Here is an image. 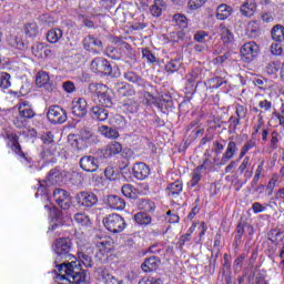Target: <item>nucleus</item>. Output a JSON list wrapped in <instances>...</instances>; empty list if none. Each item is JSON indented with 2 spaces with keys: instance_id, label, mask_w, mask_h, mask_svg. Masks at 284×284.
<instances>
[{
  "instance_id": "obj_55",
  "label": "nucleus",
  "mask_w": 284,
  "mask_h": 284,
  "mask_svg": "<svg viewBox=\"0 0 284 284\" xmlns=\"http://www.w3.org/2000/svg\"><path fill=\"white\" fill-rule=\"evenodd\" d=\"M132 190V184H124L122 186V194L126 196V199H134V192Z\"/></svg>"
},
{
  "instance_id": "obj_57",
  "label": "nucleus",
  "mask_w": 284,
  "mask_h": 284,
  "mask_svg": "<svg viewBox=\"0 0 284 284\" xmlns=\"http://www.w3.org/2000/svg\"><path fill=\"white\" fill-rule=\"evenodd\" d=\"M271 53L275 57H281V54H283V47L280 43H272Z\"/></svg>"
},
{
  "instance_id": "obj_52",
  "label": "nucleus",
  "mask_w": 284,
  "mask_h": 284,
  "mask_svg": "<svg viewBox=\"0 0 284 284\" xmlns=\"http://www.w3.org/2000/svg\"><path fill=\"white\" fill-rule=\"evenodd\" d=\"M13 125L19 129L26 128V125H28V120L19 114L13 119Z\"/></svg>"
},
{
  "instance_id": "obj_41",
  "label": "nucleus",
  "mask_w": 284,
  "mask_h": 284,
  "mask_svg": "<svg viewBox=\"0 0 284 284\" xmlns=\"http://www.w3.org/2000/svg\"><path fill=\"white\" fill-rule=\"evenodd\" d=\"M144 99L146 101V105H155L156 108H161L163 105V100H159L152 95L150 92H144Z\"/></svg>"
},
{
  "instance_id": "obj_59",
  "label": "nucleus",
  "mask_w": 284,
  "mask_h": 284,
  "mask_svg": "<svg viewBox=\"0 0 284 284\" xmlns=\"http://www.w3.org/2000/svg\"><path fill=\"white\" fill-rule=\"evenodd\" d=\"M41 139L44 145H50L51 143H54V135L52 134V132L44 133Z\"/></svg>"
},
{
  "instance_id": "obj_5",
  "label": "nucleus",
  "mask_w": 284,
  "mask_h": 284,
  "mask_svg": "<svg viewBox=\"0 0 284 284\" xmlns=\"http://www.w3.org/2000/svg\"><path fill=\"white\" fill-rule=\"evenodd\" d=\"M82 43L87 52H91L92 54H101L103 52V41L93 34L84 37Z\"/></svg>"
},
{
  "instance_id": "obj_58",
  "label": "nucleus",
  "mask_w": 284,
  "mask_h": 284,
  "mask_svg": "<svg viewBox=\"0 0 284 284\" xmlns=\"http://www.w3.org/2000/svg\"><path fill=\"white\" fill-rule=\"evenodd\" d=\"M235 114L239 119H245V116H247V108H245L241 104H237Z\"/></svg>"
},
{
  "instance_id": "obj_4",
  "label": "nucleus",
  "mask_w": 284,
  "mask_h": 284,
  "mask_svg": "<svg viewBox=\"0 0 284 284\" xmlns=\"http://www.w3.org/2000/svg\"><path fill=\"white\" fill-rule=\"evenodd\" d=\"M103 225L105 230L112 232V234H119L120 232H123V230H125L126 227L125 220L116 213L106 215L103 219Z\"/></svg>"
},
{
  "instance_id": "obj_37",
  "label": "nucleus",
  "mask_w": 284,
  "mask_h": 284,
  "mask_svg": "<svg viewBox=\"0 0 284 284\" xmlns=\"http://www.w3.org/2000/svg\"><path fill=\"white\" fill-rule=\"evenodd\" d=\"M134 221L138 225H150L152 223V216L145 212H140L134 215Z\"/></svg>"
},
{
  "instance_id": "obj_48",
  "label": "nucleus",
  "mask_w": 284,
  "mask_h": 284,
  "mask_svg": "<svg viewBox=\"0 0 284 284\" xmlns=\"http://www.w3.org/2000/svg\"><path fill=\"white\" fill-rule=\"evenodd\" d=\"M179 68H181V62L179 60H171L166 65V72H178Z\"/></svg>"
},
{
  "instance_id": "obj_34",
  "label": "nucleus",
  "mask_w": 284,
  "mask_h": 284,
  "mask_svg": "<svg viewBox=\"0 0 284 284\" xmlns=\"http://www.w3.org/2000/svg\"><path fill=\"white\" fill-rule=\"evenodd\" d=\"M24 34L29 37V39H34V37L39 34V26H37L36 22L24 24Z\"/></svg>"
},
{
  "instance_id": "obj_17",
  "label": "nucleus",
  "mask_w": 284,
  "mask_h": 284,
  "mask_svg": "<svg viewBox=\"0 0 284 284\" xmlns=\"http://www.w3.org/2000/svg\"><path fill=\"white\" fill-rule=\"evenodd\" d=\"M11 150L22 159L23 163H31L32 159L29 158L22 150H21V144H19V138L17 135H11Z\"/></svg>"
},
{
  "instance_id": "obj_16",
  "label": "nucleus",
  "mask_w": 284,
  "mask_h": 284,
  "mask_svg": "<svg viewBox=\"0 0 284 284\" xmlns=\"http://www.w3.org/2000/svg\"><path fill=\"white\" fill-rule=\"evenodd\" d=\"M18 112L19 115L23 119H34L37 116V113L34 112V108H32V104L30 101H22L18 104Z\"/></svg>"
},
{
  "instance_id": "obj_7",
  "label": "nucleus",
  "mask_w": 284,
  "mask_h": 284,
  "mask_svg": "<svg viewBox=\"0 0 284 284\" xmlns=\"http://www.w3.org/2000/svg\"><path fill=\"white\" fill-rule=\"evenodd\" d=\"M236 154H239V145L234 142L233 138H230L225 152L222 154L220 162L214 159V163H216V165H227V163H230V161H232Z\"/></svg>"
},
{
  "instance_id": "obj_9",
  "label": "nucleus",
  "mask_w": 284,
  "mask_h": 284,
  "mask_svg": "<svg viewBox=\"0 0 284 284\" xmlns=\"http://www.w3.org/2000/svg\"><path fill=\"white\" fill-rule=\"evenodd\" d=\"M91 69L95 74H104L106 77H110L112 74V64L104 58H95L91 62Z\"/></svg>"
},
{
  "instance_id": "obj_45",
  "label": "nucleus",
  "mask_w": 284,
  "mask_h": 284,
  "mask_svg": "<svg viewBox=\"0 0 284 284\" xmlns=\"http://www.w3.org/2000/svg\"><path fill=\"white\" fill-rule=\"evenodd\" d=\"M207 3V0H189L187 2V9L189 10H199L200 8H203Z\"/></svg>"
},
{
  "instance_id": "obj_21",
  "label": "nucleus",
  "mask_w": 284,
  "mask_h": 284,
  "mask_svg": "<svg viewBox=\"0 0 284 284\" xmlns=\"http://www.w3.org/2000/svg\"><path fill=\"white\" fill-rule=\"evenodd\" d=\"M241 12L244 17H254V12H256V0H246L241 6Z\"/></svg>"
},
{
  "instance_id": "obj_27",
  "label": "nucleus",
  "mask_w": 284,
  "mask_h": 284,
  "mask_svg": "<svg viewBox=\"0 0 284 284\" xmlns=\"http://www.w3.org/2000/svg\"><path fill=\"white\" fill-rule=\"evenodd\" d=\"M100 278L104 284H123L122 280H118L105 270L100 271Z\"/></svg>"
},
{
  "instance_id": "obj_6",
  "label": "nucleus",
  "mask_w": 284,
  "mask_h": 284,
  "mask_svg": "<svg viewBox=\"0 0 284 284\" xmlns=\"http://www.w3.org/2000/svg\"><path fill=\"white\" fill-rule=\"evenodd\" d=\"M47 119L54 125L65 123L68 121V113L59 105H51L48 110Z\"/></svg>"
},
{
  "instance_id": "obj_43",
  "label": "nucleus",
  "mask_w": 284,
  "mask_h": 284,
  "mask_svg": "<svg viewBox=\"0 0 284 284\" xmlns=\"http://www.w3.org/2000/svg\"><path fill=\"white\" fill-rule=\"evenodd\" d=\"M10 74L8 72L0 71V88L8 90L10 88Z\"/></svg>"
},
{
  "instance_id": "obj_14",
  "label": "nucleus",
  "mask_w": 284,
  "mask_h": 284,
  "mask_svg": "<svg viewBox=\"0 0 284 284\" xmlns=\"http://www.w3.org/2000/svg\"><path fill=\"white\" fill-rule=\"evenodd\" d=\"M80 168L84 172H97L99 170V160L92 155H84L80 159Z\"/></svg>"
},
{
  "instance_id": "obj_40",
  "label": "nucleus",
  "mask_w": 284,
  "mask_h": 284,
  "mask_svg": "<svg viewBox=\"0 0 284 284\" xmlns=\"http://www.w3.org/2000/svg\"><path fill=\"white\" fill-rule=\"evenodd\" d=\"M139 207L144 212H154V210H156V204L150 200L142 199L139 202Z\"/></svg>"
},
{
  "instance_id": "obj_10",
  "label": "nucleus",
  "mask_w": 284,
  "mask_h": 284,
  "mask_svg": "<svg viewBox=\"0 0 284 284\" xmlns=\"http://www.w3.org/2000/svg\"><path fill=\"white\" fill-rule=\"evenodd\" d=\"M36 85L43 88L47 92H54L57 90V84L50 80V74L45 71H39L36 74Z\"/></svg>"
},
{
  "instance_id": "obj_8",
  "label": "nucleus",
  "mask_w": 284,
  "mask_h": 284,
  "mask_svg": "<svg viewBox=\"0 0 284 284\" xmlns=\"http://www.w3.org/2000/svg\"><path fill=\"white\" fill-rule=\"evenodd\" d=\"M258 44H256V42L254 41L244 43L240 51L242 61H244L245 63L254 61L255 57L258 55Z\"/></svg>"
},
{
  "instance_id": "obj_18",
  "label": "nucleus",
  "mask_w": 284,
  "mask_h": 284,
  "mask_svg": "<svg viewBox=\"0 0 284 284\" xmlns=\"http://www.w3.org/2000/svg\"><path fill=\"white\" fill-rule=\"evenodd\" d=\"M106 205H109L111 210H125V200L118 195H109L106 197Z\"/></svg>"
},
{
  "instance_id": "obj_35",
  "label": "nucleus",
  "mask_w": 284,
  "mask_h": 284,
  "mask_svg": "<svg viewBox=\"0 0 284 284\" xmlns=\"http://www.w3.org/2000/svg\"><path fill=\"white\" fill-rule=\"evenodd\" d=\"M61 37H63V31L61 29H51L47 33V41L49 43H57Z\"/></svg>"
},
{
  "instance_id": "obj_29",
  "label": "nucleus",
  "mask_w": 284,
  "mask_h": 284,
  "mask_svg": "<svg viewBox=\"0 0 284 284\" xmlns=\"http://www.w3.org/2000/svg\"><path fill=\"white\" fill-rule=\"evenodd\" d=\"M165 1L163 0H155L152 7L150 8V12L152 17H161L163 14V10H165Z\"/></svg>"
},
{
  "instance_id": "obj_31",
  "label": "nucleus",
  "mask_w": 284,
  "mask_h": 284,
  "mask_svg": "<svg viewBox=\"0 0 284 284\" xmlns=\"http://www.w3.org/2000/svg\"><path fill=\"white\" fill-rule=\"evenodd\" d=\"M220 34L224 43H232V41H234V33H232L225 24L220 26Z\"/></svg>"
},
{
  "instance_id": "obj_38",
  "label": "nucleus",
  "mask_w": 284,
  "mask_h": 284,
  "mask_svg": "<svg viewBox=\"0 0 284 284\" xmlns=\"http://www.w3.org/2000/svg\"><path fill=\"white\" fill-rule=\"evenodd\" d=\"M124 79L129 81V83H135L136 85H143V78L136 74L133 71H126L124 73Z\"/></svg>"
},
{
  "instance_id": "obj_33",
  "label": "nucleus",
  "mask_w": 284,
  "mask_h": 284,
  "mask_svg": "<svg viewBox=\"0 0 284 284\" xmlns=\"http://www.w3.org/2000/svg\"><path fill=\"white\" fill-rule=\"evenodd\" d=\"M73 220L78 225H82L83 227H88V225H92V221L90 220V216L85 213H75Z\"/></svg>"
},
{
  "instance_id": "obj_62",
  "label": "nucleus",
  "mask_w": 284,
  "mask_h": 284,
  "mask_svg": "<svg viewBox=\"0 0 284 284\" xmlns=\"http://www.w3.org/2000/svg\"><path fill=\"white\" fill-rule=\"evenodd\" d=\"M252 210H253L254 214H258L261 212H265V206H263V204H261L258 202H254L252 204Z\"/></svg>"
},
{
  "instance_id": "obj_39",
  "label": "nucleus",
  "mask_w": 284,
  "mask_h": 284,
  "mask_svg": "<svg viewBox=\"0 0 284 284\" xmlns=\"http://www.w3.org/2000/svg\"><path fill=\"white\" fill-rule=\"evenodd\" d=\"M94 131L89 128L84 126L80 130V139L81 141L88 142V141H94Z\"/></svg>"
},
{
  "instance_id": "obj_50",
  "label": "nucleus",
  "mask_w": 284,
  "mask_h": 284,
  "mask_svg": "<svg viewBox=\"0 0 284 284\" xmlns=\"http://www.w3.org/2000/svg\"><path fill=\"white\" fill-rule=\"evenodd\" d=\"M143 59H146L148 63H156V57L150 49H142Z\"/></svg>"
},
{
  "instance_id": "obj_28",
  "label": "nucleus",
  "mask_w": 284,
  "mask_h": 284,
  "mask_svg": "<svg viewBox=\"0 0 284 284\" xmlns=\"http://www.w3.org/2000/svg\"><path fill=\"white\" fill-rule=\"evenodd\" d=\"M271 37L273 41H276L277 43H283L284 41V27L281 24L274 26L271 30Z\"/></svg>"
},
{
  "instance_id": "obj_44",
  "label": "nucleus",
  "mask_w": 284,
  "mask_h": 284,
  "mask_svg": "<svg viewBox=\"0 0 284 284\" xmlns=\"http://www.w3.org/2000/svg\"><path fill=\"white\" fill-rule=\"evenodd\" d=\"M201 179H203V175L201 174V169L197 168L192 172V178L190 181L191 187H196V185H199L201 182Z\"/></svg>"
},
{
  "instance_id": "obj_61",
  "label": "nucleus",
  "mask_w": 284,
  "mask_h": 284,
  "mask_svg": "<svg viewBox=\"0 0 284 284\" xmlns=\"http://www.w3.org/2000/svg\"><path fill=\"white\" fill-rule=\"evenodd\" d=\"M239 125H241V118L231 116L230 118V129L233 130V132H235L236 128H239Z\"/></svg>"
},
{
  "instance_id": "obj_19",
  "label": "nucleus",
  "mask_w": 284,
  "mask_h": 284,
  "mask_svg": "<svg viewBox=\"0 0 284 284\" xmlns=\"http://www.w3.org/2000/svg\"><path fill=\"white\" fill-rule=\"evenodd\" d=\"M122 151H123V146L121 145V143L114 141L105 146L103 154H104L105 159H108L110 156L121 154Z\"/></svg>"
},
{
  "instance_id": "obj_51",
  "label": "nucleus",
  "mask_w": 284,
  "mask_h": 284,
  "mask_svg": "<svg viewBox=\"0 0 284 284\" xmlns=\"http://www.w3.org/2000/svg\"><path fill=\"white\" fill-rule=\"evenodd\" d=\"M278 70H281V63H278V62H270L266 65L267 74H276V72H278Z\"/></svg>"
},
{
  "instance_id": "obj_32",
  "label": "nucleus",
  "mask_w": 284,
  "mask_h": 284,
  "mask_svg": "<svg viewBox=\"0 0 284 284\" xmlns=\"http://www.w3.org/2000/svg\"><path fill=\"white\" fill-rule=\"evenodd\" d=\"M47 181L50 185H57V183H61V181H63V175L59 170H51L47 176Z\"/></svg>"
},
{
  "instance_id": "obj_53",
  "label": "nucleus",
  "mask_w": 284,
  "mask_h": 284,
  "mask_svg": "<svg viewBox=\"0 0 284 284\" xmlns=\"http://www.w3.org/2000/svg\"><path fill=\"white\" fill-rule=\"evenodd\" d=\"M276 183H278V174H273L271 180L267 183L266 190L272 194L274 192V187H276Z\"/></svg>"
},
{
  "instance_id": "obj_12",
  "label": "nucleus",
  "mask_w": 284,
  "mask_h": 284,
  "mask_svg": "<svg viewBox=\"0 0 284 284\" xmlns=\"http://www.w3.org/2000/svg\"><path fill=\"white\" fill-rule=\"evenodd\" d=\"M53 199L61 207V210H70V205H72V201L70 200V195L68 194V191L63 189H55L53 191Z\"/></svg>"
},
{
  "instance_id": "obj_60",
  "label": "nucleus",
  "mask_w": 284,
  "mask_h": 284,
  "mask_svg": "<svg viewBox=\"0 0 284 284\" xmlns=\"http://www.w3.org/2000/svg\"><path fill=\"white\" fill-rule=\"evenodd\" d=\"M62 88L69 94H72V92H74L77 90V87H74V82H72V81L63 82Z\"/></svg>"
},
{
  "instance_id": "obj_22",
  "label": "nucleus",
  "mask_w": 284,
  "mask_h": 284,
  "mask_svg": "<svg viewBox=\"0 0 284 284\" xmlns=\"http://www.w3.org/2000/svg\"><path fill=\"white\" fill-rule=\"evenodd\" d=\"M90 114L94 121H106L109 116L108 110L101 106H93Z\"/></svg>"
},
{
  "instance_id": "obj_15",
  "label": "nucleus",
  "mask_w": 284,
  "mask_h": 284,
  "mask_svg": "<svg viewBox=\"0 0 284 284\" xmlns=\"http://www.w3.org/2000/svg\"><path fill=\"white\" fill-rule=\"evenodd\" d=\"M132 172L138 181H145L150 176V166L143 162H138L133 164Z\"/></svg>"
},
{
  "instance_id": "obj_46",
  "label": "nucleus",
  "mask_w": 284,
  "mask_h": 284,
  "mask_svg": "<svg viewBox=\"0 0 284 284\" xmlns=\"http://www.w3.org/2000/svg\"><path fill=\"white\" fill-rule=\"evenodd\" d=\"M207 37H210V33L204 30H200L193 36V39L197 43H205V41H207Z\"/></svg>"
},
{
  "instance_id": "obj_25",
  "label": "nucleus",
  "mask_w": 284,
  "mask_h": 284,
  "mask_svg": "<svg viewBox=\"0 0 284 284\" xmlns=\"http://www.w3.org/2000/svg\"><path fill=\"white\" fill-rule=\"evenodd\" d=\"M98 132H100V134H102V136H104L105 139H116L118 136H120L116 129H112L108 125L99 126Z\"/></svg>"
},
{
  "instance_id": "obj_24",
  "label": "nucleus",
  "mask_w": 284,
  "mask_h": 284,
  "mask_svg": "<svg viewBox=\"0 0 284 284\" xmlns=\"http://www.w3.org/2000/svg\"><path fill=\"white\" fill-rule=\"evenodd\" d=\"M258 32H261V22L250 21L246 26V34L251 37V39H255V37H258Z\"/></svg>"
},
{
  "instance_id": "obj_64",
  "label": "nucleus",
  "mask_w": 284,
  "mask_h": 284,
  "mask_svg": "<svg viewBox=\"0 0 284 284\" xmlns=\"http://www.w3.org/2000/svg\"><path fill=\"white\" fill-rule=\"evenodd\" d=\"M247 165H250V156H245L241 163V165L239 166V172H241V174H243V172H245V170H247Z\"/></svg>"
},
{
  "instance_id": "obj_56",
  "label": "nucleus",
  "mask_w": 284,
  "mask_h": 284,
  "mask_svg": "<svg viewBox=\"0 0 284 284\" xmlns=\"http://www.w3.org/2000/svg\"><path fill=\"white\" fill-rule=\"evenodd\" d=\"M270 148L272 150H276L278 148V132H276V131H273L271 133Z\"/></svg>"
},
{
  "instance_id": "obj_63",
  "label": "nucleus",
  "mask_w": 284,
  "mask_h": 284,
  "mask_svg": "<svg viewBox=\"0 0 284 284\" xmlns=\"http://www.w3.org/2000/svg\"><path fill=\"white\" fill-rule=\"evenodd\" d=\"M140 284H163V280H161V277H149L148 280L140 282Z\"/></svg>"
},
{
  "instance_id": "obj_23",
  "label": "nucleus",
  "mask_w": 284,
  "mask_h": 284,
  "mask_svg": "<svg viewBox=\"0 0 284 284\" xmlns=\"http://www.w3.org/2000/svg\"><path fill=\"white\" fill-rule=\"evenodd\" d=\"M169 196H172V199H176L183 192V182L175 181L168 185L166 187Z\"/></svg>"
},
{
  "instance_id": "obj_20",
  "label": "nucleus",
  "mask_w": 284,
  "mask_h": 284,
  "mask_svg": "<svg viewBox=\"0 0 284 284\" xmlns=\"http://www.w3.org/2000/svg\"><path fill=\"white\" fill-rule=\"evenodd\" d=\"M161 261L156 256L148 257L144 263H142L141 267L143 272H154L159 268V264Z\"/></svg>"
},
{
  "instance_id": "obj_13",
  "label": "nucleus",
  "mask_w": 284,
  "mask_h": 284,
  "mask_svg": "<svg viewBox=\"0 0 284 284\" xmlns=\"http://www.w3.org/2000/svg\"><path fill=\"white\" fill-rule=\"evenodd\" d=\"M72 114L79 119H83L88 114V101L83 98H79L72 101Z\"/></svg>"
},
{
  "instance_id": "obj_2",
  "label": "nucleus",
  "mask_w": 284,
  "mask_h": 284,
  "mask_svg": "<svg viewBox=\"0 0 284 284\" xmlns=\"http://www.w3.org/2000/svg\"><path fill=\"white\" fill-rule=\"evenodd\" d=\"M89 92L93 98L94 103L102 108H112V91L108 85L101 83L89 84Z\"/></svg>"
},
{
  "instance_id": "obj_49",
  "label": "nucleus",
  "mask_w": 284,
  "mask_h": 284,
  "mask_svg": "<svg viewBox=\"0 0 284 284\" xmlns=\"http://www.w3.org/2000/svg\"><path fill=\"white\" fill-rule=\"evenodd\" d=\"M258 108L262 110L261 114L264 112H272V102L270 100H261L258 102Z\"/></svg>"
},
{
  "instance_id": "obj_26",
  "label": "nucleus",
  "mask_w": 284,
  "mask_h": 284,
  "mask_svg": "<svg viewBox=\"0 0 284 284\" xmlns=\"http://www.w3.org/2000/svg\"><path fill=\"white\" fill-rule=\"evenodd\" d=\"M232 14V7L227 4H220L216 11V19L225 21Z\"/></svg>"
},
{
  "instance_id": "obj_47",
  "label": "nucleus",
  "mask_w": 284,
  "mask_h": 284,
  "mask_svg": "<svg viewBox=\"0 0 284 284\" xmlns=\"http://www.w3.org/2000/svg\"><path fill=\"white\" fill-rule=\"evenodd\" d=\"M255 145H256V141L254 140H248L247 142H245V144L241 149L240 159H243V156L247 154V151L252 150V148H254Z\"/></svg>"
},
{
  "instance_id": "obj_36",
  "label": "nucleus",
  "mask_w": 284,
  "mask_h": 284,
  "mask_svg": "<svg viewBox=\"0 0 284 284\" xmlns=\"http://www.w3.org/2000/svg\"><path fill=\"white\" fill-rule=\"evenodd\" d=\"M37 50H43V54L44 57L52 59L54 57H61V53L59 51V49H57V47H53L51 49L48 48H43V44H37Z\"/></svg>"
},
{
  "instance_id": "obj_30",
  "label": "nucleus",
  "mask_w": 284,
  "mask_h": 284,
  "mask_svg": "<svg viewBox=\"0 0 284 284\" xmlns=\"http://www.w3.org/2000/svg\"><path fill=\"white\" fill-rule=\"evenodd\" d=\"M99 252L95 254L97 258L103 261L108 256V252L112 250L108 241H102L98 244Z\"/></svg>"
},
{
  "instance_id": "obj_11",
  "label": "nucleus",
  "mask_w": 284,
  "mask_h": 284,
  "mask_svg": "<svg viewBox=\"0 0 284 284\" xmlns=\"http://www.w3.org/2000/svg\"><path fill=\"white\" fill-rule=\"evenodd\" d=\"M75 201L81 207H94V205L99 203V197L92 192L83 191L77 194Z\"/></svg>"
},
{
  "instance_id": "obj_54",
  "label": "nucleus",
  "mask_w": 284,
  "mask_h": 284,
  "mask_svg": "<svg viewBox=\"0 0 284 284\" xmlns=\"http://www.w3.org/2000/svg\"><path fill=\"white\" fill-rule=\"evenodd\" d=\"M225 83H226V81L223 80V78H219V77L213 78V79H211V81H210L211 88H212L213 90H219V88H221V85H223V84H225Z\"/></svg>"
},
{
  "instance_id": "obj_1",
  "label": "nucleus",
  "mask_w": 284,
  "mask_h": 284,
  "mask_svg": "<svg viewBox=\"0 0 284 284\" xmlns=\"http://www.w3.org/2000/svg\"><path fill=\"white\" fill-rule=\"evenodd\" d=\"M78 256L79 262H63L57 265V281H68L70 284H85L88 274L81 268V264H83L84 267H92V257L83 252H80Z\"/></svg>"
},
{
  "instance_id": "obj_42",
  "label": "nucleus",
  "mask_w": 284,
  "mask_h": 284,
  "mask_svg": "<svg viewBox=\"0 0 284 284\" xmlns=\"http://www.w3.org/2000/svg\"><path fill=\"white\" fill-rule=\"evenodd\" d=\"M173 21L179 28H186L187 27V17L182 13H175L173 16Z\"/></svg>"
},
{
  "instance_id": "obj_3",
  "label": "nucleus",
  "mask_w": 284,
  "mask_h": 284,
  "mask_svg": "<svg viewBox=\"0 0 284 284\" xmlns=\"http://www.w3.org/2000/svg\"><path fill=\"white\" fill-rule=\"evenodd\" d=\"M52 250L57 254V257H55V267H57V265H59L57 263H61L63 258L68 261V258L72 256L70 254L72 250V240H70V237L57 239L52 244Z\"/></svg>"
}]
</instances>
